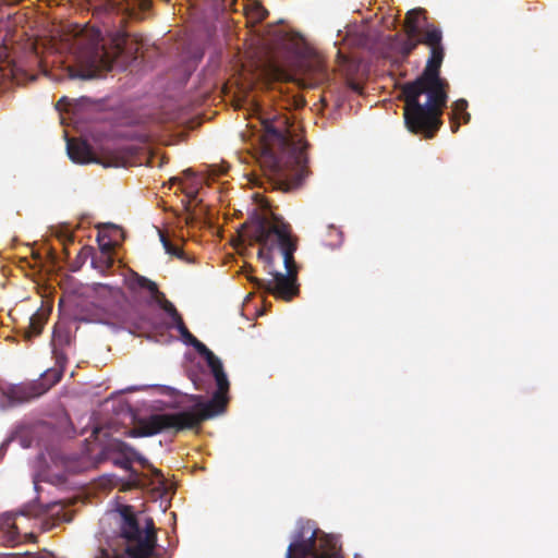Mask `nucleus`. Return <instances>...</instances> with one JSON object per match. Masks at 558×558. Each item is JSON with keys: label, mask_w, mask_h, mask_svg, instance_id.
I'll list each match as a JSON object with an SVG mask.
<instances>
[{"label": "nucleus", "mask_w": 558, "mask_h": 558, "mask_svg": "<svg viewBox=\"0 0 558 558\" xmlns=\"http://www.w3.org/2000/svg\"><path fill=\"white\" fill-rule=\"evenodd\" d=\"M426 11L422 8L410 10L404 19L405 37H389L383 53L391 66L399 69L418 45L429 48V57L423 72L402 88L404 101L403 118L408 130L433 138L442 125L441 116L448 102L449 83L440 76L445 58L442 32L434 24L427 23Z\"/></svg>", "instance_id": "obj_1"}, {"label": "nucleus", "mask_w": 558, "mask_h": 558, "mask_svg": "<svg viewBox=\"0 0 558 558\" xmlns=\"http://www.w3.org/2000/svg\"><path fill=\"white\" fill-rule=\"evenodd\" d=\"M239 236L242 240L248 239L251 243H258L260 247L257 252V256L269 267L274 266V251H280L283 256L286 274L271 271V280L255 277H250L248 280L253 282L258 290H263L284 301L292 300L299 293V286L296 283L299 268L294 259L299 238L293 234L291 225L272 213L269 215L255 213L248 220L241 225Z\"/></svg>", "instance_id": "obj_2"}, {"label": "nucleus", "mask_w": 558, "mask_h": 558, "mask_svg": "<svg viewBox=\"0 0 558 558\" xmlns=\"http://www.w3.org/2000/svg\"><path fill=\"white\" fill-rule=\"evenodd\" d=\"M191 345L204 356L216 380L217 390L213 398L208 401H203L202 396H191V400L194 404L189 410L174 413L151 414L141 418L136 427L126 432L129 437H149L162 432L179 433L184 429H193L198 427L204 421L225 412L228 403L227 393L230 384L220 359L197 338L193 340Z\"/></svg>", "instance_id": "obj_3"}, {"label": "nucleus", "mask_w": 558, "mask_h": 558, "mask_svg": "<svg viewBox=\"0 0 558 558\" xmlns=\"http://www.w3.org/2000/svg\"><path fill=\"white\" fill-rule=\"evenodd\" d=\"M264 163L284 191L300 187L310 175L307 144L295 138L287 118L276 117L263 121Z\"/></svg>", "instance_id": "obj_4"}, {"label": "nucleus", "mask_w": 558, "mask_h": 558, "mask_svg": "<svg viewBox=\"0 0 558 558\" xmlns=\"http://www.w3.org/2000/svg\"><path fill=\"white\" fill-rule=\"evenodd\" d=\"M113 541L122 545L124 553H134L138 558H149L157 544V531L153 519H146L145 527L142 529L132 507L123 506L120 509L119 534Z\"/></svg>", "instance_id": "obj_5"}, {"label": "nucleus", "mask_w": 558, "mask_h": 558, "mask_svg": "<svg viewBox=\"0 0 558 558\" xmlns=\"http://www.w3.org/2000/svg\"><path fill=\"white\" fill-rule=\"evenodd\" d=\"M122 39H114L111 47L102 43L99 32H96L81 54V63L85 66L75 76L81 78H94L101 72L110 71L123 53Z\"/></svg>", "instance_id": "obj_6"}, {"label": "nucleus", "mask_w": 558, "mask_h": 558, "mask_svg": "<svg viewBox=\"0 0 558 558\" xmlns=\"http://www.w3.org/2000/svg\"><path fill=\"white\" fill-rule=\"evenodd\" d=\"M56 364L48 368L38 380L13 387L9 392V398L13 402H26L46 393L51 387L58 384L64 373L66 356L64 353L56 352Z\"/></svg>", "instance_id": "obj_7"}, {"label": "nucleus", "mask_w": 558, "mask_h": 558, "mask_svg": "<svg viewBox=\"0 0 558 558\" xmlns=\"http://www.w3.org/2000/svg\"><path fill=\"white\" fill-rule=\"evenodd\" d=\"M317 530L310 522L299 524L287 550V558H342L337 550L317 554Z\"/></svg>", "instance_id": "obj_8"}, {"label": "nucleus", "mask_w": 558, "mask_h": 558, "mask_svg": "<svg viewBox=\"0 0 558 558\" xmlns=\"http://www.w3.org/2000/svg\"><path fill=\"white\" fill-rule=\"evenodd\" d=\"M128 287L132 291L136 290L137 288L146 289L150 293L154 301L171 318L172 324L177 323L182 318L181 314L178 312L173 303L166 298L163 292L159 291L158 286L155 281L135 271H132L130 277L128 278Z\"/></svg>", "instance_id": "obj_9"}, {"label": "nucleus", "mask_w": 558, "mask_h": 558, "mask_svg": "<svg viewBox=\"0 0 558 558\" xmlns=\"http://www.w3.org/2000/svg\"><path fill=\"white\" fill-rule=\"evenodd\" d=\"M66 151L69 158L75 163L98 162L92 146L86 141L68 138Z\"/></svg>", "instance_id": "obj_10"}, {"label": "nucleus", "mask_w": 558, "mask_h": 558, "mask_svg": "<svg viewBox=\"0 0 558 558\" xmlns=\"http://www.w3.org/2000/svg\"><path fill=\"white\" fill-rule=\"evenodd\" d=\"M21 542L19 529L11 514L0 515V543L3 546L13 547Z\"/></svg>", "instance_id": "obj_11"}, {"label": "nucleus", "mask_w": 558, "mask_h": 558, "mask_svg": "<svg viewBox=\"0 0 558 558\" xmlns=\"http://www.w3.org/2000/svg\"><path fill=\"white\" fill-rule=\"evenodd\" d=\"M109 448L110 451L120 453L125 459H134L142 466L148 465V460L145 457H143L135 448H133L131 445L123 440L113 439L110 442Z\"/></svg>", "instance_id": "obj_12"}, {"label": "nucleus", "mask_w": 558, "mask_h": 558, "mask_svg": "<svg viewBox=\"0 0 558 558\" xmlns=\"http://www.w3.org/2000/svg\"><path fill=\"white\" fill-rule=\"evenodd\" d=\"M132 461H135V460L123 458L121 460H116L114 463L117 465H119L120 468L131 472L130 482H129L130 486L135 487V488H145L148 485H150V481L147 475L138 473L132 468Z\"/></svg>", "instance_id": "obj_13"}, {"label": "nucleus", "mask_w": 558, "mask_h": 558, "mask_svg": "<svg viewBox=\"0 0 558 558\" xmlns=\"http://www.w3.org/2000/svg\"><path fill=\"white\" fill-rule=\"evenodd\" d=\"M71 342V331L69 327L64 324L58 323L54 326L52 333V345H53V355L57 353H63L60 351V348L70 344Z\"/></svg>", "instance_id": "obj_14"}, {"label": "nucleus", "mask_w": 558, "mask_h": 558, "mask_svg": "<svg viewBox=\"0 0 558 558\" xmlns=\"http://www.w3.org/2000/svg\"><path fill=\"white\" fill-rule=\"evenodd\" d=\"M105 236H106L105 234H101V232H98L97 241L99 243L101 256H106V267L110 268L113 265V258L110 255L113 250V244L110 239L107 242H104Z\"/></svg>", "instance_id": "obj_15"}, {"label": "nucleus", "mask_w": 558, "mask_h": 558, "mask_svg": "<svg viewBox=\"0 0 558 558\" xmlns=\"http://www.w3.org/2000/svg\"><path fill=\"white\" fill-rule=\"evenodd\" d=\"M44 327V319L38 314H34L29 318L28 330L26 331V337L32 338L38 336Z\"/></svg>", "instance_id": "obj_16"}, {"label": "nucleus", "mask_w": 558, "mask_h": 558, "mask_svg": "<svg viewBox=\"0 0 558 558\" xmlns=\"http://www.w3.org/2000/svg\"><path fill=\"white\" fill-rule=\"evenodd\" d=\"M466 108H468V101L465 99H458L457 101L453 102L452 105V111H453V116L454 118H458L459 116L462 117V119L464 120V123H468L470 121V113L466 112Z\"/></svg>", "instance_id": "obj_17"}, {"label": "nucleus", "mask_w": 558, "mask_h": 558, "mask_svg": "<svg viewBox=\"0 0 558 558\" xmlns=\"http://www.w3.org/2000/svg\"><path fill=\"white\" fill-rule=\"evenodd\" d=\"M171 327L175 328L178 332L181 335L183 341L187 344H191L193 340H195V336H193L190 330L187 329L183 318L178 320L177 323L172 324Z\"/></svg>", "instance_id": "obj_18"}, {"label": "nucleus", "mask_w": 558, "mask_h": 558, "mask_svg": "<svg viewBox=\"0 0 558 558\" xmlns=\"http://www.w3.org/2000/svg\"><path fill=\"white\" fill-rule=\"evenodd\" d=\"M160 240L166 252L170 255L183 258L184 252L179 246L173 245L163 234H160Z\"/></svg>", "instance_id": "obj_19"}, {"label": "nucleus", "mask_w": 558, "mask_h": 558, "mask_svg": "<svg viewBox=\"0 0 558 558\" xmlns=\"http://www.w3.org/2000/svg\"><path fill=\"white\" fill-rule=\"evenodd\" d=\"M328 233L331 236H335L336 240L328 242L327 245L330 246V247L339 246L341 244V242H342V232L339 229L335 228L333 226H330L328 228Z\"/></svg>", "instance_id": "obj_20"}, {"label": "nucleus", "mask_w": 558, "mask_h": 558, "mask_svg": "<svg viewBox=\"0 0 558 558\" xmlns=\"http://www.w3.org/2000/svg\"><path fill=\"white\" fill-rule=\"evenodd\" d=\"M144 468L148 469L151 472V475L155 477V480L158 482L159 485L162 486L165 484V477L162 475V472L159 469H156L149 462H148V465H146Z\"/></svg>", "instance_id": "obj_21"}, {"label": "nucleus", "mask_w": 558, "mask_h": 558, "mask_svg": "<svg viewBox=\"0 0 558 558\" xmlns=\"http://www.w3.org/2000/svg\"><path fill=\"white\" fill-rule=\"evenodd\" d=\"M23 558H51V554L46 550L37 553H26Z\"/></svg>", "instance_id": "obj_22"}, {"label": "nucleus", "mask_w": 558, "mask_h": 558, "mask_svg": "<svg viewBox=\"0 0 558 558\" xmlns=\"http://www.w3.org/2000/svg\"><path fill=\"white\" fill-rule=\"evenodd\" d=\"M269 66L275 77L280 78L284 75V71L278 64L270 62Z\"/></svg>", "instance_id": "obj_23"}, {"label": "nucleus", "mask_w": 558, "mask_h": 558, "mask_svg": "<svg viewBox=\"0 0 558 558\" xmlns=\"http://www.w3.org/2000/svg\"><path fill=\"white\" fill-rule=\"evenodd\" d=\"M56 505H57V502L48 504V505H46V506H45V508H44L43 510H40L39 512H36L35 514H36V515H37V514H46V513H48V512L50 511V509H51L52 507H54Z\"/></svg>", "instance_id": "obj_24"}, {"label": "nucleus", "mask_w": 558, "mask_h": 558, "mask_svg": "<svg viewBox=\"0 0 558 558\" xmlns=\"http://www.w3.org/2000/svg\"><path fill=\"white\" fill-rule=\"evenodd\" d=\"M97 263H100L102 268L108 269L106 267V256H100L98 259L93 260V264L95 265V267H97V265H96Z\"/></svg>", "instance_id": "obj_25"}, {"label": "nucleus", "mask_w": 558, "mask_h": 558, "mask_svg": "<svg viewBox=\"0 0 558 558\" xmlns=\"http://www.w3.org/2000/svg\"><path fill=\"white\" fill-rule=\"evenodd\" d=\"M317 80H322L326 76V71L324 70V68L322 65L318 66L317 69Z\"/></svg>", "instance_id": "obj_26"}, {"label": "nucleus", "mask_w": 558, "mask_h": 558, "mask_svg": "<svg viewBox=\"0 0 558 558\" xmlns=\"http://www.w3.org/2000/svg\"><path fill=\"white\" fill-rule=\"evenodd\" d=\"M460 128V123L458 121H452L451 122V130L452 132H457Z\"/></svg>", "instance_id": "obj_27"}, {"label": "nucleus", "mask_w": 558, "mask_h": 558, "mask_svg": "<svg viewBox=\"0 0 558 558\" xmlns=\"http://www.w3.org/2000/svg\"><path fill=\"white\" fill-rule=\"evenodd\" d=\"M351 88L356 93H361V86L356 83H352Z\"/></svg>", "instance_id": "obj_28"}, {"label": "nucleus", "mask_w": 558, "mask_h": 558, "mask_svg": "<svg viewBox=\"0 0 558 558\" xmlns=\"http://www.w3.org/2000/svg\"><path fill=\"white\" fill-rule=\"evenodd\" d=\"M184 173H185L186 175H192V174H193V171H192L191 169H187V170H185V171H184Z\"/></svg>", "instance_id": "obj_29"}]
</instances>
